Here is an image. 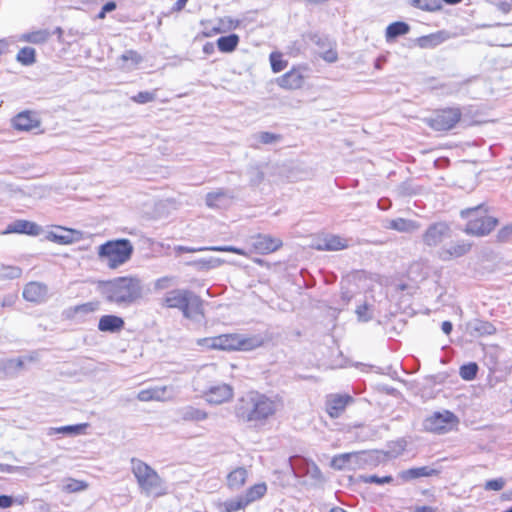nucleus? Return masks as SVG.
I'll return each instance as SVG.
<instances>
[{"instance_id": "obj_1", "label": "nucleus", "mask_w": 512, "mask_h": 512, "mask_svg": "<svg viewBox=\"0 0 512 512\" xmlns=\"http://www.w3.org/2000/svg\"><path fill=\"white\" fill-rule=\"evenodd\" d=\"M283 407L282 398L250 391L240 397L234 406L235 417L243 423L264 425Z\"/></svg>"}, {"instance_id": "obj_2", "label": "nucleus", "mask_w": 512, "mask_h": 512, "mask_svg": "<svg viewBox=\"0 0 512 512\" xmlns=\"http://www.w3.org/2000/svg\"><path fill=\"white\" fill-rule=\"evenodd\" d=\"M130 471L140 495L160 498L168 494V484L158 471L142 459H130Z\"/></svg>"}, {"instance_id": "obj_3", "label": "nucleus", "mask_w": 512, "mask_h": 512, "mask_svg": "<svg viewBox=\"0 0 512 512\" xmlns=\"http://www.w3.org/2000/svg\"><path fill=\"white\" fill-rule=\"evenodd\" d=\"M107 301L128 306L143 296L142 281L137 276H123L110 280L104 285Z\"/></svg>"}, {"instance_id": "obj_4", "label": "nucleus", "mask_w": 512, "mask_h": 512, "mask_svg": "<svg viewBox=\"0 0 512 512\" xmlns=\"http://www.w3.org/2000/svg\"><path fill=\"white\" fill-rule=\"evenodd\" d=\"M202 305L200 297L187 289L168 291L162 298V306L180 310L187 319H193L197 315H202Z\"/></svg>"}, {"instance_id": "obj_5", "label": "nucleus", "mask_w": 512, "mask_h": 512, "mask_svg": "<svg viewBox=\"0 0 512 512\" xmlns=\"http://www.w3.org/2000/svg\"><path fill=\"white\" fill-rule=\"evenodd\" d=\"M134 252V246L128 239L110 240L98 247V257L111 269L127 263Z\"/></svg>"}, {"instance_id": "obj_6", "label": "nucleus", "mask_w": 512, "mask_h": 512, "mask_svg": "<svg viewBox=\"0 0 512 512\" xmlns=\"http://www.w3.org/2000/svg\"><path fill=\"white\" fill-rule=\"evenodd\" d=\"M461 217L468 219L465 233L472 236H485L498 224V220L487 214L484 205H478L461 211Z\"/></svg>"}, {"instance_id": "obj_7", "label": "nucleus", "mask_w": 512, "mask_h": 512, "mask_svg": "<svg viewBox=\"0 0 512 512\" xmlns=\"http://www.w3.org/2000/svg\"><path fill=\"white\" fill-rule=\"evenodd\" d=\"M200 345L219 350H251L260 345L252 338H243L237 334H223L199 341Z\"/></svg>"}, {"instance_id": "obj_8", "label": "nucleus", "mask_w": 512, "mask_h": 512, "mask_svg": "<svg viewBox=\"0 0 512 512\" xmlns=\"http://www.w3.org/2000/svg\"><path fill=\"white\" fill-rule=\"evenodd\" d=\"M462 111L459 107H448L435 112L425 121L435 131H448L453 129L461 120Z\"/></svg>"}, {"instance_id": "obj_9", "label": "nucleus", "mask_w": 512, "mask_h": 512, "mask_svg": "<svg viewBox=\"0 0 512 512\" xmlns=\"http://www.w3.org/2000/svg\"><path fill=\"white\" fill-rule=\"evenodd\" d=\"M457 423L458 419L452 412H436L424 420V428L427 431L442 434L450 431Z\"/></svg>"}, {"instance_id": "obj_10", "label": "nucleus", "mask_w": 512, "mask_h": 512, "mask_svg": "<svg viewBox=\"0 0 512 512\" xmlns=\"http://www.w3.org/2000/svg\"><path fill=\"white\" fill-rule=\"evenodd\" d=\"M451 227L446 222H436L431 224L423 233V243L429 247H435L445 239L451 237Z\"/></svg>"}, {"instance_id": "obj_11", "label": "nucleus", "mask_w": 512, "mask_h": 512, "mask_svg": "<svg viewBox=\"0 0 512 512\" xmlns=\"http://www.w3.org/2000/svg\"><path fill=\"white\" fill-rule=\"evenodd\" d=\"M234 392L233 388L228 384H219L210 387L205 392V400L209 404L220 405L222 403L228 402L233 398Z\"/></svg>"}, {"instance_id": "obj_12", "label": "nucleus", "mask_w": 512, "mask_h": 512, "mask_svg": "<svg viewBox=\"0 0 512 512\" xmlns=\"http://www.w3.org/2000/svg\"><path fill=\"white\" fill-rule=\"evenodd\" d=\"M283 245L282 240L271 235L258 234L253 237L252 246L259 254H269L277 251Z\"/></svg>"}, {"instance_id": "obj_13", "label": "nucleus", "mask_w": 512, "mask_h": 512, "mask_svg": "<svg viewBox=\"0 0 512 512\" xmlns=\"http://www.w3.org/2000/svg\"><path fill=\"white\" fill-rule=\"evenodd\" d=\"M351 402H353V398L347 394L329 395L326 400V411L331 418H338Z\"/></svg>"}, {"instance_id": "obj_14", "label": "nucleus", "mask_w": 512, "mask_h": 512, "mask_svg": "<svg viewBox=\"0 0 512 512\" xmlns=\"http://www.w3.org/2000/svg\"><path fill=\"white\" fill-rule=\"evenodd\" d=\"M315 44L318 47L319 56L328 63H334L338 60L336 43L325 36H318Z\"/></svg>"}, {"instance_id": "obj_15", "label": "nucleus", "mask_w": 512, "mask_h": 512, "mask_svg": "<svg viewBox=\"0 0 512 512\" xmlns=\"http://www.w3.org/2000/svg\"><path fill=\"white\" fill-rule=\"evenodd\" d=\"M315 247L320 251H340L349 247V240L338 235H327Z\"/></svg>"}, {"instance_id": "obj_16", "label": "nucleus", "mask_w": 512, "mask_h": 512, "mask_svg": "<svg viewBox=\"0 0 512 512\" xmlns=\"http://www.w3.org/2000/svg\"><path fill=\"white\" fill-rule=\"evenodd\" d=\"M277 83L280 87L285 89H299L304 83V76L297 69H292L289 72L282 75Z\"/></svg>"}, {"instance_id": "obj_17", "label": "nucleus", "mask_w": 512, "mask_h": 512, "mask_svg": "<svg viewBox=\"0 0 512 512\" xmlns=\"http://www.w3.org/2000/svg\"><path fill=\"white\" fill-rule=\"evenodd\" d=\"M123 318L116 315H104L99 319L98 329L101 332L116 333L124 328Z\"/></svg>"}, {"instance_id": "obj_18", "label": "nucleus", "mask_w": 512, "mask_h": 512, "mask_svg": "<svg viewBox=\"0 0 512 512\" xmlns=\"http://www.w3.org/2000/svg\"><path fill=\"white\" fill-rule=\"evenodd\" d=\"M471 250V244L467 242H458L450 245L449 247L443 248L439 255L444 261H448L452 258H459L466 255Z\"/></svg>"}, {"instance_id": "obj_19", "label": "nucleus", "mask_w": 512, "mask_h": 512, "mask_svg": "<svg viewBox=\"0 0 512 512\" xmlns=\"http://www.w3.org/2000/svg\"><path fill=\"white\" fill-rule=\"evenodd\" d=\"M218 251V252H232L238 255L246 256L247 253L245 250L241 248H237L234 246H212V247H200V248H193V247H187V246H176L175 251L180 253H194L199 251Z\"/></svg>"}, {"instance_id": "obj_20", "label": "nucleus", "mask_w": 512, "mask_h": 512, "mask_svg": "<svg viewBox=\"0 0 512 512\" xmlns=\"http://www.w3.org/2000/svg\"><path fill=\"white\" fill-rule=\"evenodd\" d=\"M439 470L431 468L429 466L410 468L399 473V477L403 481H410L420 477H430L438 475Z\"/></svg>"}, {"instance_id": "obj_21", "label": "nucleus", "mask_w": 512, "mask_h": 512, "mask_svg": "<svg viewBox=\"0 0 512 512\" xmlns=\"http://www.w3.org/2000/svg\"><path fill=\"white\" fill-rule=\"evenodd\" d=\"M248 471L244 467H237L227 475V486L231 490H239L246 483Z\"/></svg>"}, {"instance_id": "obj_22", "label": "nucleus", "mask_w": 512, "mask_h": 512, "mask_svg": "<svg viewBox=\"0 0 512 512\" xmlns=\"http://www.w3.org/2000/svg\"><path fill=\"white\" fill-rule=\"evenodd\" d=\"M180 418L185 422H200L208 418V413L194 406H185L178 411Z\"/></svg>"}, {"instance_id": "obj_23", "label": "nucleus", "mask_w": 512, "mask_h": 512, "mask_svg": "<svg viewBox=\"0 0 512 512\" xmlns=\"http://www.w3.org/2000/svg\"><path fill=\"white\" fill-rule=\"evenodd\" d=\"M205 203L212 209H226L232 204V196L230 194H207Z\"/></svg>"}, {"instance_id": "obj_24", "label": "nucleus", "mask_w": 512, "mask_h": 512, "mask_svg": "<svg viewBox=\"0 0 512 512\" xmlns=\"http://www.w3.org/2000/svg\"><path fill=\"white\" fill-rule=\"evenodd\" d=\"M387 227L399 232L412 233L419 230L421 225L414 220L397 218L391 220Z\"/></svg>"}, {"instance_id": "obj_25", "label": "nucleus", "mask_w": 512, "mask_h": 512, "mask_svg": "<svg viewBox=\"0 0 512 512\" xmlns=\"http://www.w3.org/2000/svg\"><path fill=\"white\" fill-rule=\"evenodd\" d=\"M470 333L475 336L492 335L495 333V327L487 321L473 320L468 324Z\"/></svg>"}, {"instance_id": "obj_26", "label": "nucleus", "mask_w": 512, "mask_h": 512, "mask_svg": "<svg viewBox=\"0 0 512 512\" xmlns=\"http://www.w3.org/2000/svg\"><path fill=\"white\" fill-rule=\"evenodd\" d=\"M410 31V26L402 21H396L389 24L386 28L385 38L387 42L393 41L399 36H403Z\"/></svg>"}, {"instance_id": "obj_27", "label": "nucleus", "mask_w": 512, "mask_h": 512, "mask_svg": "<svg viewBox=\"0 0 512 512\" xmlns=\"http://www.w3.org/2000/svg\"><path fill=\"white\" fill-rule=\"evenodd\" d=\"M266 492L267 485L264 482H262L251 486L249 489L246 490L245 494L242 495L241 497L248 506L252 502L261 499L266 494Z\"/></svg>"}, {"instance_id": "obj_28", "label": "nucleus", "mask_w": 512, "mask_h": 512, "mask_svg": "<svg viewBox=\"0 0 512 512\" xmlns=\"http://www.w3.org/2000/svg\"><path fill=\"white\" fill-rule=\"evenodd\" d=\"M46 239L60 244H70L74 241L73 231L63 227H57L56 231H51L46 235Z\"/></svg>"}, {"instance_id": "obj_29", "label": "nucleus", "mask_w": 512, "mask_h": 512, "mask_svg": "<svg viewBox=\"0 0 512 512\" xmlns=\"http://www.w3.org/2000/svg\"><path fill=\"white\" fill-rule=\"evenodd\" d=\"M100 303L98 301H91L84 304H80L66 310V315L68 318H76L78 314H90L99 309Z\"/></svg>"}, {"instance_id": "obj_30", "label": "nucleus", "mask_w": 512, "mask_h": 512, "mask_svg": "<svg viewBox=\"0 0 512 512\" xmlns=\"http://www.w3.org/2000/svg\"><path fill=\"white\" fill-rule=\"evenodd\" d=\"M89 484L74 478H65L61 484V490L66 493H77L86 490Z\"/></svg>"}, {"instance_id": "obj_31", "label": "nucleus", "mask_w": 512, "mask_h": 512, "mask_svg": "<svg viewBox=\"0 0 512 512\" xmlns=\"http://www.w3.org/2000/svg\"><path fill=\"white\" fill-rule=\"evenodd\" d=\"M239 43V36L236 34H230L228 36H222L217 40V47L223 53L233 52Z\"/></svg>"}, {"instance_id": "obj_32", "label": "nucleus", "mask_w": 512, "mask_h": 512, "mask_svg": "<svg viewBox=\"0 0 512 512\" xmlns=\"http://www.w3.org/2000/svg\"><path fill=\"white\" fill-rule=\"evenodd\" d=\"M445 40L443 33L437 32L426 36H421L417 39V45L420 48L428 49L434 48Z\"/></svg>"}, {"instance_id": "obj_33", "label": "nucleus", "mask_w": 512, "mask_h": 512, "mask_svg": "<svg viewBox=\"0 0 512 512\" xmlns=\"http://www.w3.org/2000/svg\"><path fill=\"white\" fill-rule=\"evenodd\" d=\"M13 127L19 131H29L32 128V116L30 111L17 114L12 120Z\"/></svg>"}, {"instance_id": "obj_34", "label": "nucleus", "mask_w": 512, "mask_h": 512, "mask_svg": "<svg viewBox=\"0 0 512 512\" xmlns=\"http://www.w3.org/2000/svg\"><path fill=\"white\" fill-rule=\"evenodd\" d=\"M12 233H24L31 235L32 234V223L26 220H16L10 223L6 229L2 232V234H12Z\"/></svg>"}, {"instance_id": "obj_35", "label": "nucleus", "mask_w": 512, "mask_h": 512, "mask_svg": "<svg viewBox=\"0 0 512 512\" xmlns=\"http://www.w3.org/2000/svg\"><path fill=\"white\" fill-rule=\"evenodd\" d=\"M355 457L354 454L346 453L335 455L331 460V467L335 470L355 469V466L351 465V459Z\"/></svg>"}, {"instance_id": "obj_36", "label": "nucleus", "mask_w": 512, "mask_h": 512, "mask_svg": "<svg viewBox=\"0 0 512 512\" xmlns=\"http://www.w3.org/2000/svg\"><path fill=\"white\" fill-rule=\"evenodd\" d=\"M88 427L87 423L77 424V425H68L62 426L58 428H50L49 435L62 433V434H72L79 435L84 433V430Z\"/></svg>"}, {"instance_id": "obj_37", "label": "nucleus", "mask_w": 512, "mask_h": 512, "mask_svg": "<svg viewBox=\"0 0 512 512\" xmlns=\"http://www.w3.org/2000/svg\"><path fill=\"white\" fill-rule=\"evenodd\" d=\"M153 401H167L171 400L174 396L172 387L157 386L152 387Z\"/></svg>"}, {"instance_id": "obj_38", "label": "nucleus", "mask_w": 512, "mask_h": 512, "mask_svg": "<svg viewBox=\"0 0 512 512\" xmlns=\"http://www.w3.org/2000/svg\"><path fill=\"white\" fill-rule=\"evenodd\" d=\"M413 5L424 11H437L441 8V0H413Z\"/></svg>"}, {"instance_id": "obj_39", "label": "nucleus", "mask_w": 512, "mask_h": 512, "mask_svg": "<svg viewBox=\"0 0 512 512\" xmlns=\"http://www.w3.org/2000/svg\"><path fill=\"white\" fill-rule=\"evenodd\" d=\"M246 506L247 504L245 503L241 496H238L235 499L227 500L222 504V507L225 512H237L245 508Z\"/></svg>"}, {"instance_id": "obj_40", "label": "nucleus", "mask_w": 512, "mask_h": 512, "mask_svg": "<svg viewBox=\"0 0 512 512\" xmlns=\"http://www.w3.org/2000/svg\"><path fill=\"white\" fill-rule=\"evenodd\" d=\"M478 372V366L476 363L471 362L460 367V376L466 381L475 379Z\"/></svg>"}, {"instance_id": "obj_41", "label": "nucleus", "mask_w": 512, "mask_h": 512, "mask_svg": "<svg viewBox=\"0 0 512 512\" xmlns=\"http://www.w3.org/2000/svg\"><path fill=\"white\" fill-rule=\"evenodd\" d=\"M253 138L261 143V144H273L278 142L281 139L279 134L271 133V132H259L253 136Z\"/></svg>"}, {"instance_id": "obj_42", "label": "nucleus", "mask_w": 512, "mask_h": 512, "mask_svg": "<svg viewBox=\"0 0 512 512\" xmlns=\"http://www.w3.org/2000/svg\"><path fill=\"white\" fill-rule=\"evenodd\" d=\"M21 269L16 266H5L0 265V278L2 279H14L21 275Z\"/></svg>"}, {"instance_id": "obj_43", "label": "nucleus", "mask_w": 512, "mask_h": 512, "mask_svg": "<svg viewBox=\"0 0 512 512\" xmlns=\"http://www.w3.org/2000/svg\"><path fill=\"white\" fill-rule=\"evenodd\" d=\"M156 99V91H141L131 97V100L138 104H146Z\"/></svg>"}, {"instance_id": "obj_44", "label": "nucleus", "mask_w": 512, "mask_h": 512, "mask_svg": "<svg viewBox=\"0 0 512 512\" xmlns=\"http://www.w3.org/2000/svg\"><path fill=\"white\" fill-rule=\"evenodd\" d=\"M360 480L364 483H375L378 485L388 484L393 481L392 476L379 477L376 475H363L360 476Z\"/></svg>"}, {"instance_id": "obj_45", "label": "nucleus", "mask_w": 512, "mask_h": 512, "mask_svg": "<svg viewBox=\"0 0 512 512\" xmlns=\"http://www.w3.org/2000/svg\"><path fill=\"white\" fill-rule=\"evenodd\" d=\"M121 60L123 62L130 61L131 66H129L128 68H131V67H135L136 65H138L142 61V57L140 56V54H138L134 50H127L121 55Z\"/></svg>"}, {"instance_id": "obj_46", "label": "nucleus", "mask_w": 512, "mask_h": 512, "mask_svg": "<svg viewBox=\"0 0 512 512\" xmlns=\"http://www.w3.org/2000/svg\"><path fill=\"white\" fill-rule=\"evenodd\" d=\"M48 288L46 285L34 282V302H42L47 299Z\"/></svg>"}, {"instance_id": "obj_47", "label": "nucleus", "mask_w": 512, "mask_h": 512, "mask_svg": "<svg viewBox=\"0 0 512 512\" xmlns=\"http://www.w3.org/2000/svg\"><path fill=\"white\" fill-rule=\"evenodd\" d=\"M174 284H175V277L164 276L155 281L154 288L156 290H164V289L171 287Z\"/></svg>"}, {"instance_id": "obj_48", "label": "nucleus", "mask_w": 512, "mask_h": 512, "mask_svg": "<svg viewBox=\"0 0 512 512\" xmlns=\"http://www.w3.org/2000/svg\"><path fill=\"white\" fill-rule=\"evenodd\" d=\"M17 60L24 65L32 64V48L24 47L17 54Z\"/></svg>"}, {"instance_id": "obj_49", "label": "nucleus", "mask_w": 512, "mask_h": 512, "mask_svg": "<svg viewBox=\"0 0 512 512\" xmlns=\"http://www.w3.org/2000/svg\"><path fill=\"white\" fill-rule=\"evenodd\" d=\"M506 482L503 478L491 479L486 481L484 489L487 491H500L505 486Z\"/></svg>"}, {"instance_id": "obj_50", "label": "nucleus", "mask_w": 512, "mask_h": 512, "mask_svg": "<svg viewBox=\"0 0 512 512\" xmlns=\"http://www.w3.org/2000/svg\"><path fill=\"white\" fill-rule=\"evenodd\" d=\"M271 67L274 72H280L285 68V63L280 59V56L275 54L270 55Z\"/></svg>"}, {"instance_id": "obj_51", "label": "nucleus", "mask_w": 512, "mask_h": 512, "mask_svg": "<svg viewBox=\"0 0 512 512\" xmlns=\"http://www.w3.org/2000/svg\"><path fill=\"white\" fill-rule=\"evenodd\" d=\"M15 43L13 37L0 39V56L6 54L9 51V47Z\"/></svg>"}, {"instance_id": "obj_52", "label": "nucleus", "mask_w": 512, "mask_h": 512, "mask_svg": "<svg viewBox=\"0 0 512 512\" xmlns=\"http://www.w3.org/2000/svg\"><path fill=\"white\" fill-rule=\"evenodd\" d=\"M137 399L142 402L153 401L152 388L139 391Z\"/></svg>"}, {"instance_id": "obj_53", "label": "nucleus", "mask_w": 512, "mask_h": 512, "mask_svg": "<svg viewBox=\"0 0 512 512\" xmlns=\"http://www.w3.org/2000/svg\"><path fill=\"white\" fill-rule=\"evenodd\" d=\"M512 235V225L505 226L498 232V238L501 241L507 240Z\"/></svg>"}, {"instance_id": "obj_54", "label": "nucleus", "mask_w": 512, "mask_h": 512, "mask_svg": "<svg viewBox=\"0 0 512 512\" xmlns=\"http://www.w3.org/2000/svg\"><path fill=\"white\" fill-rule=\"evenodd\" d=\"M13 504V498L7 495H0V508H8Z\"/></svg>"}, {"instance_id": "obj_55", "label": "nucleus", "mask_w": 512, "mask_h": 512, "mask_svg": "<svg viewBox=\"0 0 512 512\" xmlns=\"http://www.w3.org/2000/svg\"><path fill=\"white\" fill-rule=\"evenodd\" d=\"M49 33L45 30L43 31H34V43L42 42L47 39Z\"/></svg>"}, {"instance_id": "obj_56", "label": "nucleus", "mask_w": 512, "mask_h": 512, "mask_svg": "<svg viewBox=\"0 0 512 512\" xmlns=\"http://www.w3.org/2000/svg\"><path fill=\"white\" fill-rule=\"evenodd\" d=\"M349 454H354L356 457L351 459V465L355 466L356 468L361 467V459H362V452H350Z\"/></svg>"}, {"instance_id": "obj_57", "label": "nucleus", "mask_w": 512, "mask_h": 512, "mask_svg": "<svg viewBox=\"0 0 512 512\" xmlns=\"http://www.w3.org/2000/svg\"><path fill=\"white\" fill-rule=\"evenodd\" d=\"M187 2H188V0H177L176 3L172 7V11L173 12H180L181 10L184 9V7L186 6Z\"/></svg>"}, {"instance_id": "obj_58", "label": "nucleus", "mask_w": 512, "mask_h": 512, "mask_svg": "<svg viewBox=\"0 0 512 512\" xmlns=\"http://www.w3.org/2000/svg\"><path fill=\"white\" fill-rule=\"evenodd\" d=\"M31 287H32V283H28L23 291V297L27 301H32V288Z\"/></svg>"}, {"instance_id": "obj_59", "label": "nucleus", "mask_w": 512, "mask_h": 512, "mask_svg": "<svg viewBox=\"0 0 512 512\" xmlns=\"http://www.w3.org/2000/svg\"><path fill=\"white\" fill-rule=\"evenodd\" d=\"M497 7L503 13H509L511 11V4L508 2H499Z\"/></svg>"}, {"instance_id": "obj_60", "label": "nucleus", "mask_w": 512, "mask_h": 512, "mask_svg": "<svg viewBox=\"0 0 512 512\" xmlns=\"http://www.w3.org/2000/svg\"><path fill=\"white\" fill-rule=\"evenodd\" d=\"M441 328H442V331L445 333V334H450L451 331H452V323L450 321H444L441 325Z\"/></svg>"}, {"instance_id": "obj_61", "label": "nucleus", "mask_w": 512, "mask_h": 512, "mask_svg": "<svg viewBox=\"0 0 512 512\" xmlns=\"http://www.w3.org/2000/svg\"><path fill=\"white\" fill-rule=\"evenodd\" d=\"M414 512H436V508L431 506H418L414 509Z\"/></svg>"}, {"instance_id": "obj_62", "label": "nucleus", "mask_w": 512, "mask_h": 512, "mask_svg": "<svg viewBox=\"0 0 512 512\" xmlns=\"http://www.w3.org/2000/svg\"><path fill=\"white\" fill-rule=\"evenodd\" d=\"M21 367L22 366V361L20 359H17V360H8L7 361V365L5 366L6 369H9L11 367Z\"/></svg>"}, {"instance_id": "obj_63", "label": "nucleus", "mask_w": 512, "mask_h": 512, "mask_svg": "<svg viewBox=\"0 0 512 512\" xmlns=\"http://www.w3.org/2000/svg\"><path fill=\"white\" fill-rule=\"evenodd\" d=\"M102 9L106 13L111 12L116 9V4L113 1L107 2L105 5H103Z\"/></svg>"}, {"instance_id": "obj_64", "label": "nucleus", "mask_w": 512, "mask_h": 512, "mask_svg": "<svg viewBox=\"0 0 512 512\" xmlns=\"http://www.w3.org/2000/svg\"><path fill=\"white\" fill-rule=\"evenodd\" d=\"M203 52L207 55L209 54H212L214 52V45L213 43H206L204 46H203Z\"/></svg>"}]
</instances>
